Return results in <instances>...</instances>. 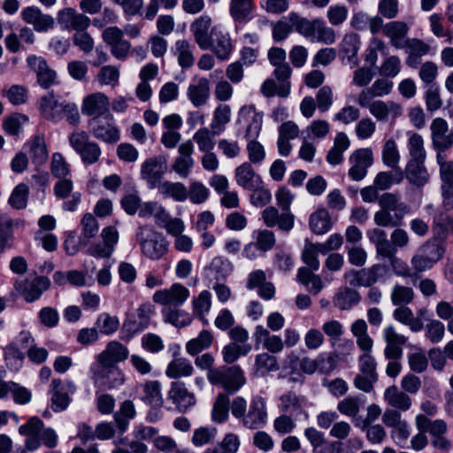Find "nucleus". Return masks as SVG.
<instances>
[{"label": "nucleus", "instance_id": "f257e3e1", "mask_svg": "<svg viewBox=\"0 0 453 453\" xmlns=\"http://www.w3.org/2000/svg\"><path fill=\"white\" fill-rule=\"evenodd\" d=\"M38 110L44 119L53 123H58L65 119L69 125L76 127L81 122L77 104L60 101L52 92L48 93L38 100Z\"/></svg>", "mask_w": 453, "mask_h": 453}, {"label": "nucleus", "instance_id": "f03ea898", "mask_svg": "<svg viewBox=\"0 0 453 453\" xmlns=\"http://www.w3.org/2000/svg\"><path fill=\"white\" fill-rule=\"evenodd\" d=\"M238 115L240 121L248 122L245 138L249 140L247 144L249 159L253 164H259L265 157L263 145L257 141L262 128L263 113L257 111L254 105H244L240 109Z\"/></svg>", "mask_w": 453, "mask_h": 453}, {"label": "nucleus", "instance_id": "7ed1b4c3", "mask_svg": "<svg viewBox=\"0 0 453 453\" xmlns=\"http://www.w3.org/2000/svg\"><path fill=\"white\" fill-rule=\"evenodd\" d=\"M380 209L374 213L373 220L379 226H398L403 217L410 211V207L401 202L399 196L394 193H384L380 196Z\"/></svg>", "mask_w": 453, "mask_h": 453}, {"label": "nucleus", "instance_id": "20e7f679", "mask_svg": "<svg viewBox=\"0 0 453 453\" xmlns=\"http://www.w3.org/2000/svg\"><path fill=\"white\" fill-rule=\"evenodd\" d=\"M19 433L27 436L25 446L29 451L36 450L40 446V438L43 444L49 448L56 447L58 443V435L50 428L43 429V422L37 417H32L27 423L19 428Z\"/></svg>", "mask_w": 453, "mask_h": 453}, {"label": "nucleus", "instance_id": "39448f33", "mask_svg": "<svg viewBox=\"0 0 453 453\" xmlns=\"http://www.w3.org/2000/svg\"><path fill=\"white\" fill-rule=\"evenodd\" d=\"M207 379L213 386H220L229 394L236 393L246 383L243 371L239 365L219 366L207 372Z\"/></svg>", "mask_w": 453, "mask_h": 453}, {"label": "nucleus", "instance_id": "423d86ee", "mask_svg": "<svg viewBox=\"0 0 453 453\" xmlns=\"http://www.w3.org/2000/svg\"><path fill=\"white\" fill-rule=\"evenodd\" d=\"M136 241L142 255L152 260L160 259L168 250L165 238L148 226L138 227Z\"/></svg>", "mask_w": 453, "mask_h": 453}, {"label": "nucleus", "instance_id": "0eeeda50", "mask_svg": "<svg viewBox=\"0 0 453 453\" xmlns=\"http://www.w3.org/2000/svg\"><path fill=\"white\" fill-rule=\"evenodd\" d=\"M68 141L84 164L92 165L99 160L101 149L96 142L90 141L86 131L80 129L73 131L70 134Z\"/></svg>", "mask_w": 453, "mask_h": 453}, {"label": "nucleus", "instance_id": "6e6552de", "mask_svg": "<svg viewBox=\"0 0 453 453\" xmlns=\"http://www.w3.org/2000/svg\"><path fill=\"white\" fill-rule=\"evenodd\" d=\"M90 134L97 140L113 144L119 141V130L111 114L91 118L88 122Z\"/></svg>", "mask_w": 453, "mask_h": 453}, {"label": "nucleus", "instance_id": "1a4fd4ad", "mask_svg": "<svg viewBox=\"0 0 453 453\" xmlns=\"http://www.w3.org/2000/svg\"><path fill=\"white\" fill-rule=\"evenodd\" d=\"M189 296L190 292L184 285L173 283L168 288L157 290L152 299L164 307L178 308L188 299Z\"/></svg>", "mask_w": 453, "mask_h": 453}, {"label": "nucleus", "instance_id": "9d476101", "mask_svg": "<svg viewBox=\"0 0 453 453\" xmlns=\"http://www.w3.org/2000/svg\"><path fill=\"white\" fill-rule=\"evenodd\" d=\"M167 170L166 158L164 156L146 159L141 166V176L150 189L157 188Z\"/></svg>", "mask_w": 453, "mask_h": 453}, {"label": "nucleus", "instance_id": "9b49d317", "mask_svg": "<svg viewBox=\"0 0 453 453\" xmlns=\"http://www.w3.org/2000/svg\"><path fill=\"white\" fill-rule=\"evenodd\" d=\"M93 380L103 389H112L121 386L125 374L118 366H102L96 365L91 368Z\"/></svg>", "mask_w": 453, "mask_h": 453}, {"label": "nucleus", "instance_id": "f8f14e48", "mask_svg": "<svg viewBox=\"0 0 453 453\" xmlns=\"http://www.w3.org/2000/svg\"><path fill=\"white\" fill-rule=\"evenodd\" d=\"M50 280L45 276H36L32 280L26 279L17 280L16 290L24 297L27 303H33L38 300L42 293L49 289Z\"/></svg>", "mask_w": 453, "mask_h": 453}, {"label": "nucleus", "instance_id": "ddd939ff", "mask_svg": "<svg viewBox=\"0 0 453 453\" xmlns=\"http://www.w3.org/2000/svg\"><path fill=\"white\" fill-rule=\"evenodd\" d=\"M102 242L91 244L87 250V254L97 257L107 258L114 251L115 245L119 242V232L114 226L104 227L101 232Z\"/></svg>", "mask_w": 453, "mask_h": 453}, {"label": "nucleus", "instance_id": "4468645a", "mask_svg": "<svg viewBox=\"0 0 453 453\" xmlns=\"http://www.w3.org/2000/svg\"><path fill=\"white\" fill-rule=\"evenodd\" d=\"M441 255L442 250L437 244L426 242L419 249V253L412 257L411 265L416 272H424L432 268Z\"/></svg>", "mask_w": 453, "mask_h": 453}, {"label": "nucleus", "instance_id": "2eb2a0df", "mask_svg": "<svg viewBox=\"0 0 453 453\" xmlns=\"http://www.w3.org/2000/svg\"><path fill=\"white\" fill-rule=\"evenodd\" d=\"M261 219L267 227L277 226L280 230L289 232L295 225V216L290 211H280L274 206L266 207L261 213Z\"/></svg>", "mask_w": 453, "mask_h": 453}, {"label": "nucleus", "instance_id": "dca6fc26", "mask_svg": "<svg viewBox=\"0 0 453 453\" xmlns=\"http://www.w3.org/2000/svg\"><path fill=\"white\" fill-rule=\"evenodd\" d=\"M76 390L72 381L63 383L60 380L54 379L50 384L51 403L54 411H62L70 403V395Z\"/></svg>", "mask_w": 453, "mask_h": 453}, {"label": "nucleus", "instance_id": "f3484780", "mask_svg": "<svg viewBox=\"0 0 453 453\" xmlns=\"http://www.w3.org/2000/svg\"><path fill=\"white\" fill-rule=\"evenodd\" d=\"M267 420L265 400L259 395L254 396L250 403L249 411L243 417L242 425L249 429L262 427Z\"/></svg>", "mask_w": 453, "mask_h": 453}, {"label": "nucleus", "instance_id": "a211bd4d", "mask_svg": "<svg viewBox=\"0 0 453 453\" xmlns=\"http://www.w3.org/2000/svg\"><path fill=\"white\" fill-rule=\"evenodd\" d=\"M129 355L128 349L117 341H111L105 349L96 356V365L102 366H117L118 363L125 361Z\"/></svg>", "mask_w": 453, "mask_h": 453}, {"label": "nucleus", "instance_id": "6ab92c4d", "mask_svg": "<svg viewBox=\"0 0 453 453\" xmlns=\"http://www.w3.org/2000/svg\"><path fill=\"white\" fill-rule=\"evenodd\" d=\"M210 48L216 57L220 60H227L233 51L234 46L227 32L218 27L211 30Z\"/></svg>", "mask_w": 453, "mask_h": 453}, {"label": "nucleus", "instance_id": "aec40b11", "mask_svg": "<svg viewBox=\"0 0 453 453\" xmlns=\"http://www.w3.org/2000/svg\"><path fill=\"white\" fill-rule=\"evenodd\" d=\"M351 167L349 169V177L359 181L367 174V169L372 165V152L370 149H359L349 157Z\"/></svg>", "mask_w": 453, "mask_h": 453}, {"label": "nucleus", "instance_id": "412c9836", "mask_svg": "<svg viewBox=\"0 0 453 453\" xmlns=\"http://www.w3.org/2000/svg\"><path fill=\"white\" fill-rule=\"evenodd\" d=\"M23 149L36 167L43 165L49 158V150L43 134L33 135L24 144Z\"/></svg>", "mask_w": 453, "mask_h": 453}, {"label": "nucleus", "instance_id": "4be33fe9", "mask_svg": "<svg viewBox=\"0 0 453 453\" xmlns=\"http://www.w3.org/2000/svg\"><path fill=\"white\" fill-rule=\"evenodd\" d=\"M21 17L26 23L32 25L34 29L39 33L47 32L55 25L52 16L42 13L35 6L26 7L21 12Z\"/></svg>", "mask_w": 453, "mask_h": 453}, {"label": "nucleus", "instance_id": "5701e85b", "mask_svg": "<svg viewBox=\"0 0 453 453\" xmlns=\"http://www.w3.org/2000/svg\"><path fill=\"white\" fill-rule=\"evenodd\" d=\"M168 395L180 412H186L196 404L195 395L181 381H174L171 384Z\"/></svg>", "mask_w": 453, "mask_h": 453}, {"label": "nucleus", "instance_id": "b1692460", "mask_svg": "<svg viewBox=\"0 0 453 453\" xmlns=\"http://www.w3.org/2000/svg\"><path fill=\"white\" fill-rule=\"evenodd\" d=\"M433 146L438 150H446L453 144L451 134H449L448 122L442 118H435L430 126Z\"/></svg>", "mask_w": 453, "mask_h": 453}, {"label": "nucleus", "instance_id": "393cba45", "mask_svg": "<svg viewBox=\"0 0 453 453\" xmlns=\"http://www.w3.org/2000/svg\"><path fill=\"white\" fill-rule=\"evenodd\" d=\"M211 19L207 15H202L196 19L190 24V32L194 37L196 43L201 50H209L211 30Z\"/></svg>", "mask_w": 453, "mask_h": 453}, {"label": "nucleus", "instance_id": "a878e982", "mask_svg": "<svg viewBox=\"0 0 453 453\" xmlns=\"http://www.w3.org/2000/svg\"><path fill=\"white\" fill-rule=\"evenodd\" d=\"M58 21L66 29L76 32L86 30L90 25V19L83 13L77 12L73 8H65L58 14Z\"/></svg>", "mask_w": 453, "mask_h": 453}, {"label": "nucleus", "instance_id": "bb28decb", "mask_svg": "<svg viewBox=\"0 0 453 453\" xmlns=\"http://www.w3.org/2000/svg\"><path fill=\"white\" fill-rule=\"evenodd\" d=\"M110 102L108 97L102 92L88 95L83 98L81 111L88 116L106 115Z\"/></svg>", "mask_w": 453, "mask_h": 453}, {"label": "nucleus", "instance_id": "cd10ccee", "mask_svg": "<svg viewBox=\"0 0 453 453\" xmlns=\"http://www.w3.org/2000/svg\"><path fill=\"white\" fill-rule=\"evenodd\" d=\"M27 64L36 73L38 83L44 88H48L54 84L56 73L51 70L46 60L42 57L30 56L27 58Z\"/></svg>", "mask_w": 453, "mask_h": 453}, {"label": "nucleus", "instance_id": "c85d7f7f", "mask_svg": "<svg viewBox=\"0 0 453 453\" xmlns=\"http://www.w3.org/2000/svg\"><path fill=\"white\" fill-rule=\"evenodd\" d=\"M409 25L404 21L393 20L385 24L384 35L389 39L390 44L397 49H403L408 33Z\"/></svg>", "mask_w": 453, "mask_h": 453}, {"label": "nucleus", "instance_id": "c756f323", "mask_svg": "<svg viewBox=\"0 0 453 453\" xmlns=\"http://www.w3.org/2000/svg\"><path fill=\"white\" fill-rule=\"evenodd\" d=\"M305 405V397L298 395L292 391L288 392L280 397L279 407L280 411L294 418H297L302 414H304L307 417Z\"/></svg>", "mask_w": 453, "mask_h": 453}, {"label": "nucleus", "instance_id": "7c9ffc66", "mask_svg": "<svg viewBox=\"0 0 453 453\" xmlns=\"http://www.w3.org/2000/svg\"><path fill=\"white\" fill-rule=\"evenodd\" d=\"M368 111L379 122H386L390 117L395 119L402 114L401 106L394 101L375 100Z\"/></svg>", "mask_w": 453, "mask_h": 453}, {"label": "nucleus", "instance_id": "2f4dec72", "mask_svg": "<svg viewBox=\"0 0 453 453\" xmlns=\"http://www.w3.org/2000/svg\"><path fill=\"white\" fill-rule=\"evenodd\" d=\"M234 180L240 187L247 190L263 184L262 178L249 162H244L235 168Z\"/></svg>", "mask_w": 453, "mask_h": 453}, {"label": "nucleus", "instance_id": "473e14b6", "mask_svg": "<svg viewBox=\"0 0 453 453\" xmlns=\"http://www.w3.org/2000/svg\"><path fill=\"white\" fill-rule=\"evenodd\" d=\"M211 93L210 81L205 77L197 79L189 84L187 89V96L196 107L205 105Z\"/></svg>", "mask_w": 453, "mask_h": 453}, {"label": "nucleus", "instance_id": "72a5a7b5", "mask_svg": "<svg viewBox=\"0 0 453 453\" xmlns=\"http://www.w3.org/2000/svg\"><path fill=\"white\" fill-rule=\"evenodd\" d=\"M383 399L391 409L407 411L412 405V400L408 394L399 389L395 385L387 388Z\"/></svg>", "mask_w": 453, "mask_h": 453}, {"label": "nucleus", "instance_id": "f704fd0d", "mask_svg": "<svg viewBox=\"0 0 453 453\" xmlns=\"http://www.w3.org/2000/svg\"><path fill=\"white\" fill-rule=\"evenodd\" d=\"M360 45V36L354 33L345 35L341 42L342 61H346L349 64L351 68L357 66L359 64L357 53Z\"/></svg>", "mask_w": 453, "mask_h": 453}, {"label": "nucleus", "instance_id": "c9c22d12", "mask_svg": "<svg viewBox=\"0 0 453 453\" xmlns=\"http://www.w3.org/2000/svg\"><path fill=\"white\" fill-rule=\"evenodd\" d=\"M195 46L187 39L177 40L171 48V52L176 58L182 69H188L195 64Z\"/></svg>", "mask_w": 453, "mask_h": 453}, {"label": "nucleus", "instance_id": "e433bc0d", "mask_svg": "<svg viewBox=\"0 0 453 453\" xmlns=\"http://www.w3.org/2000/svg\"><path fill=\"white\" fill-rule=\"evenodd\" d=\"M405 178L417 188H421L429 182L430 175L425 162H408L405 166Z\"/></svg>", "mask_w": 453, "mask_h": 453}, {"label": "nucleus", "instance_id": "4c0bfd02", "mask_svg": "<svg viewBox=\"0 0 453 453\" xmlns=\"http://www.w3.org/2000/svg\"><path fill=\"white\" fill-rule=\"evenodd\" d=\"M288 19L295 31L307 39H311V41L315 40L319 18L308 19L301 17L297 13L292 12L288 15Z\"/></svg>", "mask_w": 453, "mask_h": 453}, {"label": "nucleus", "instance_id": "58836bf2", "mask_svg": "<svg viewBox=\"0 0 453 453\" xmlns=\"http://www.w3.org/2000/svg\"><path fill=\"white\" fill-rule=\"evenodd\" d=\"M361 300L359 292L354 288L342 287L335 294L333 303L335 307L342 311L351 309Z\"/></svg>", "mask_w": 453, "mask_h": 453}, {"label": "nucleus", "instance_id": "ea45409f", "mask_svg": "<svg viewBox=\"0 0 453 453\" xmlns=\"http://www.w3.org/2000/svg\"><path fill=\"white\" fill-rule=\"evenodd\" d=\"M157 188L164 198H172L180 203L188 199V188L181 182L165 180Z\"/></svg>", "mask_w": 453, "mask_h": 453}, {"label": "nucleus", "instance_id": "a19ab883", "mask_svg": "<svg viewBox=\"0 0 453 453\" xmlns=\"http://www.w3.org/2000/svg\"><path fill=\"white\" fill-rule=\"evenodd\" d=\"M350 331L357 339V346L364 353H371L373 346V340L368 334V326L364 319H357L351 325Z\"/></svg>", "mask_w": 453, "mask_h": 453}, {"label": "nucleus", "instance_id": "79ce46f5", "mask_svg": "<svg viewBox=\"0 0 453 453\" xmlns=\"http://www.w3.org/2000/svg\"><path fill=\"white\" fill-rule=\"evenodd\" d=\"M232 271V263L223 257H215L207 267L208 276L216 281L225 280Z\"/></svg>", "mask_w": 453, "mask_h": 453}, {"label": "nucleus", "instance_id": "37998d69", "mask_svg": "<svg viewBox=\"0 0 453 453\" xmlns=\"http://www.w3.org/2000/svg\"><path fill=\"white\" fill-rule=\"evenodd\" d=\"M393 318L397 322L409 326L414 333L421 331L424 327V322L414 319L413 311L407 305L397 306L393 311Z\"/></svg>", "mask_w": 453, "mask_h": 453}, {"label": "nucleus", "instance_id": "c03bdc74", "mask_svg": "<svg viewBox=\"0 0 453 453\" xmlns=\"http://www.w3.org/2000/svg\"><path fill=\"white\" fill-rule=\"evenodd\" d=\"M311 230L316 234H323L332 227V220L328 211L325 208H319L311 214L309 219Z\"/></svg>", "mask_w": 453, "mask_h": 453}, {"label": "nucleus", "instance_id": "a18cd8bd", "mask_svg": "<svg viewBox=\"0 0 453 453\" xmlns=\"http://www.w3.org/2000/svg\"><path fill=\"white\" fill-rule=\"evenodd\" d=\"M415 425L418 431H426L434 437L443 435L447 431V424L442 419L430 420L424 414L415 418Z\"/></svg>", "mask_w": 453, "mask_h": 453}, {"label": "nucleus", "instance_id": "49530a36", "mask_svg": "<svg viewBox=\"0 0 453 453\" xmlns=\"http://www.w3.org/2000/svg\"><path fill=\"white\" fill-rule=\"evenodd\" d=\"M81 234L79 236V244L87 246L90 239L94 238L99 232V224L91 213H86L80 223Z\"/></svg>", "mask_w": 453, "mask_h": 453}, {"label": "nucleus", "instance_id": "de8ad7c7", "mask_svg": "<svg viewBox=\"0 0 453 453\" xmlns=\"http://www.w3.org/2000/svg\"><path fill=\"white\" fill-rule=\"evenodd\" d=\"M314 271L305 266L300 267L297 272V280L306 287L309 292L318 295L323 288V282L321 278L313 273Z\"/></svg>", "mask_w": 453, "mask_h": 453}, {"label": "nucleus", "instance_id": "09e8293b", "mask_svg": "<svg viewBox=\"0 0 453 453\" xmlns=\"http://www.w3.org/2000/svg\"><path fill=\"white\" fill-rule=\"evenodd\" d=\"M194 367L189 360L184 357L173 359L167 365L165 374L171 379L191 376Z\"/></svg>", "mask_w": 453, "mask_h": 453}, {"label": "nucleus", "instance_id": "8fccbe9b", "mask_svg": "<svg viewBox=\"0 0 453 453\" xmlns=\"http://www.w3.org/2000/svg\"><path fill=\"white\" fill-rule=\"evenodd\" d=\"M14 225H18V222L14 223L7 215L0 214V253L12 247Z\"/></svg>", "mask_w": 453, "mask_h": 453}, {"label": "nucleus", "instance_id": "3c124183", "mask_svg": "<svg viewBox=\"0 0 453 453\" xmlns=\"http://www.w3.org/2000/svg\"><path fill=\"white\" fill-rule=\"evenodd\" d=\"M120 77V71L118 66L107 65H103L97 74L96 75V81L101 86H111L112 88L119 85Z\"/></svg>", "mask_w": 453, "mask_h": 453}, {"label": "nucleus", "instance_id": "603ef678", "mask_svg": "<svg viewBox=\"0 0 453 453\" xmlns=\"http://www.w3.org/2000/svg\"><path fill=\"white\" fill-rule=\"evenodd\" d=\"M410 159L408 162H425L426 157L424 140L418 134L413 133L408 140Z\"/></svg>", "mask_w": 453, "mask_h": 453}, {"label": "nucleus", "instance_id": "864d4df0", "mask_svg": "<svg viewBox=\"0 0 453 453\" xmlns=\"http://www.w3.org/2000/svg\"><path fill=\"white\" fill-rule=\"evenodd\" d=\"M230 399L223 393L217 395L211 411V419L216 423H223L229 416Z\"/></svg>", "mask_w": 453, "mask_h": 453}, {"label": "nucleus", "instance_id": "5fc2aeb1", "mask_svg": "<svg viewBox=\"0 0 453 453\" xmlns=\"http://www.w3.org/2000/svg\"><path fill=\"white\" fill-rule=\"evenodd\" d=\"M230 106L227 104H220L215 109L213 112L211 128L214 131V134H219L224 132L226 125L230 121Z\"/></svg>", "mask_w": 453, "mask_h": 453}, {"label": "nucleus", "instance_id": "6e6d98bb", "mask_svg": "<svg viewBox=\"0 0 453 453\" xmlns=\"http://www.w3.org/2000/svg\"><path fill=\"white\" fill-rule=\"evenodd\" d=\"M213 340V335L208 330H203L199 333L197 337L189 340L186 344L187 352L195 356L201 351L208 349Z\"/></svg>", "mask_w": 453, "mask_h": 453}, {"label": "nucleus", "instance_id": "4d7b16f0", "mask_svg": "<svg viewBox=\"0 0 453 453\" xmlns=\"http://www.w3.org/2000/svg\"><path fill=\"white\" fill-rule=\"evenodd\" d=\"M254 370L256 374L264 376L270 372L279 370L277 358L268 353H261L256 356Z\"/></svg>", "mask_w": 453, "mask_h": 453}, {"label": "nucleus", "instance_id": "13d9d810", "mask_svg": "<svg viewBox=\"0 0 453 453\" xmlns=\"http://www.w3.org/2000/svg\"><path fill=\"white\" fill-rule=\"evenodd\" d=\"M251 350L250 344L230 342L222 349V357L225 363L233 364L240 357L246 356Z\"/></svg>", "mask_w": 453, "mask_h": 453}, {"label": "nucleus", "instance_id": "bf43d9fd", "mask_svg": "<svg viewBox=\"0 0 453 453\" xmlns=\"http://www.w3.org/2000/svg\"><path fill=\"white\" fill-rule=\"evenodd\" d=\"M252 10V0H231L230 2V14L235 21L248 20Z\"/></svg>", "mask_w": 453, "mask_h": 453}, {"label": "nucleus", "instance_id": "052dcab7", "mask_svg": "<svg viewBox=\"0 0 453 453\" xmlns=\"http://www.w3.org/2000/svg\"><path fill=\"white\" fill-rule=\"evenodd\" d=\"M440 175L442 180L441 194L445 205L449 203L451 189L453 188V162L444 164L440 169Z\"/></svg>", "mask_w": 453, "mask_h": 453}, {"label": "nucleus", "instance_id": "680f3d73", "mask_svg": "<svg viewBox=\"0 0 453 453\" xmlns=\"http://www.w3.org/2000/svg\"><path fill=\"white\" fill-rule=\"evenodd\" d=\"M391 302L395 306L407 305L414 299V291L411 288L395 284L390 294Z\"/></svg>", "mask_w": 453, "mask_h": 453}, {"label": "nucleus", "instance_id": "e2e57ef3", "mask_svg": "<svg viewBox=\"0 0 453 453\" xmlns=\"http://www.w3.org/2000/svg\"><path fill=\"white\" fill-rule=\"evenodd\" d=\"M290 92V82L280 83L279 85L273 79L265 80L261 86V93L265 97L279 96L287 97Z\"/></svg>", "mask_w": 453, "mask_h": 453}, {"label": "nucleus", "instance_id": "0e129e2a", "mask_svg": "<svg viewBox=\"0 0 453 453\" xmlns=\"http://www.w3.org/2000/svg\"><path fill=\"white\" fill-rule=\"evenodd\" d=\"M218 430L213 426H201L194 430L191 441L196 447H202L214 441Z\"/></svg>", "mask_w": 453, "mask_h": 453}, {"label": "nucleus", "instance_id": "69168bd1", "mask_svg": "<svg viewBox=\"0 0 453 453\" xmlns=\"http://www.w3.org/2000/svg\"><path fill=\"white\" fill-rule=\"evenodd\" d=\"M214 131H210L207 127L198 129L193 135L194 142L197 144L198 149L203 152H209L215 146Z\"/></svg>", "mask_w": 453, "mask_h": 453}, {"label": "nucleus", "instance_id": "338daca9", "mask_svg": "<svg viewBox=\"0 0 453 453\" xmlns=\"http://www.w3.org/2000/svg\"><path fill=\"white\" fill-rule=\"evenodd\" d=\"M382 161L392 169H396L399 166L400 154L395 142L392 139L388 140L383 146Z\"/></svg>", "mask_w": 453, "mask_h": 453}, {"label": "nucleus", "instance_id": "774afa93", "mask_svg": "<svg viewBox=\"0 0 453 453\" xmlns=\"http://www.w3.org/2000/svg\"><path fill=\"white\" fill-rule=\"evenodd\" d=\"M28 193L27 185L24 183L19 184L14 188L8 199L9 204L16 210L24 209L27 204Z\"/></svg>", "mask_w": 453, "mask_h": 453}]
</instances>
